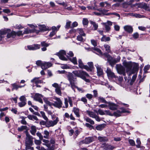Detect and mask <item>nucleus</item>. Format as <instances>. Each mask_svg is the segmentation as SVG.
Returning <instances> with one entry per match:
<instances>
[{
	"label": "nucleus",
	"mask_w": 150,
	"mask_h": 150,
	"mask_svg": "<svg viewBox=\"0 0 150 150\" xmlns=\"http://www.w3.org/2000/svg\"><path fill=\"white\" fill-rule=\"evenodd\" d=\"M72 73L76 76L81 78L86 82H90V80L86 79L87 77H89L90 76L86 72L82 70H75L72 71Z\"/></svg>",
	"instance_id": "1"
},
{
	"label": "nucleus",
	"mask_w": 150,
	"mask_h": 150,
	"mask_svg": "<svg viewBox=\"0 0 150 150\" xmlns=\"http://www.w3.org/2000/svg\"><path fill=\"white\" fill-rule=\"evenodd\" d=\"M124 65L126 68V72H128L130 71V73L128 74V78L130 79H131L130 76L132 74L134 73L132 71H131L132 67V64L130 62H125L124 63Z\"/></svg>",
	"instance_id": "2"
},
{
	"label": "nucleus",
	"mask_w": 150,
	"mask_h": 150,
	"mask_svg": "<svg viewBox=\"0 0 150 150\" xmlns=\"http://www.w3.org/2000/svg\"><path fill=\"white\" fill-rule=\"evenodd\" d=\"M67 78L71 86H74L76 78H74L73 74L71 72H68L67 75Z\"/></svg>",
	"instance_id": "3"
},
{
	"label": "nucleus",
	"mask_w": 150,
	"mask_h": 150,
	"mask_svg": "<svg viewBox=\"0 0 150 150\" xmlns=\"http://www.w3.org/2000/svg\"><path fill=\"white\" fill-rule=\"evenodd\" d=\"M56 54L59 57L60 59L62 60L67 61V58L65 57V56H66L67 58H69V56L67 55L66 52L64 50H62L60 51Z\"/></svg>",
	"instance_id": "4"
},
{
	"label": "nucleus",
	"mask_w": 150,
	"mask_h": 150,
	"mask_svg": "<svg viewBox=\"0 0 150 150\" xmlns=\"http://www.w3.org/2000/svg\"><path fill=\"white\" fill-rule=\"evenodd\" d=\"M23 33L22 31H19L17 33L15 32L14 31H12L11 32L8 33L7 35V37L8 38H14L17 35L18 36H20L21 35H23Z\"/></svg>",
	"instance_id": "5"
},
{
	"label": "nucleus",
	"mask_w": 150,
	"mask_h": 150,
	"mask_svg": "<svg viewBox=\"0 0 150 150\" xmlns=\"http://www.w3.org/2000/svg\"><path fill=\"white\" fill-rule=\"evenodd\" d=\"M103 55L107 58V60L111 66H113L117 62L116 60L113 59L112 57L106 53H104Z\"/></svg>",
	"instance_id": "6"
},
{
	"label": "nucleus",
	"mask_w": 150,
	"mask_h": 150,
	"mask_svg": "<svg viewBox=\"0 0 150 150\" xmlns=\"http://www.w3.org/2000/svg\"><path fill=\"white\" fill-rule=\"evenodd\" d=\"M33 144V137L30 135H28L26 137L25 140V146L29 145H32Z\"/></svg>",
	"instance_id": "7"
},
{
	"label": "nucleus",
	"mask_w": 150,
	"mask_h": 150,
	"mask_svg": "<svg viewBox=\"0 0 150 150\" xmlns=\"http://www.w3.org/2000/svg\"><path fill=\"white\" fill-rule=\"evenodd\" d=\"M54 99L56 100L53 103L54 106L55 107L60 108L62 107V102L59 98L55 97Z\"/></svg>",
	"instance_id": "8"
},
{
	"label": "nucleus",
	"mask_w": 150,
	"mask_h": 150,
	"mask_svg": "<svg viewBox=\"0 0 150 150\" xmlns=\"http://www.w3.org/2000/svg\"><path fill=\"white\" fill-rule=\"evenodd\" d=\"M86 112L90 117L95 119L97 121L100 122V119L99 117L97 115L95 112L89 110H87Z\"/></svg>",
	"instance_id": "9"
},
{
	"label": "nucleus",
	"mask_w": 150,
	"mask_h": 150,
	"mask_svg": "<svg viewBox=\"0 0 150 150\" xmlns=\"http://www.w3.org/2000/svg\"><path fill=\"white\" fill-rule=\"evenodd\" d=\"M101 148L104 150H112L115 148L114 146L108 144H102L100 146Z\"/></svg>",
	"instance_id": "10"
},
{
	"label": "nucleus",
	"mask_w": 150,
	"mask_h": 150,
	"mask_svg": "<svg viewBox=\"0 0 150 150\" xmlns=\"http://www.w3.org/2000/svg\"><path fill=\"white\" fill-rule=\"evenodd\" d=\"M109 11V10L103 9H102V12L101 13V14H102L106 16H110L111 15H114L119 18L120 17V15L119 14L115 12L108 13V12Z\"/></svg>",
	"instance_id": "11"
},
{
	"label": "nucleus",
	"mask_w": 150,
	"mask_h": 150,
	"mask_svg": "<svg viewBox=\"0 0 150 150\" xmlns=\"http://www.w3.org/2000/svg\"><path fill=\"white\" fill-rule=\"evenodd\" d=\"M59 121L58 118L57 117L56 119L54 121H49L47 122L46 127H53L56 125Z\"/></svg>",
	"instance_id": "12"
},
{
	"label": "nucleus",
	"mask_w": 150,
	"mask_h": 150,
	"mask_svg": "<svg viewBox=\"0 0 150 150\" xmlns=\"http://www.w3.org/2000/svg\"><path fill=\"white\" fill-rule=\"evenodd\" d=\"M52 86L55 88V91L56 93L59 96H61L62 92L61 91V87L58 84L56 83H54L52 84Z\"/></svg>",
	"instance_id": "13"
},
{
	"label": "nucleus",
	"mask_w": 150,
	"mask_h": 150,
	"mask_svg": "<svg viewBox=\"0 0 150 150\" xmlns=\"http://www.w3.org/2000/svg\"><path fill=\"white\" fill-rule=\"evenodd\" d=\"M108 106L110 110H115L117 109L118 105L117 104L110 101L108 102Z\"/></svg>",
	"instance_id": "14"
},
{
	"label": "nucleus",
	"mask_w": 150,
	"mask_h": 150,
	"mask_svg": "<svg viewBox=\"0 0 150 150\" xmlns=\"http://www.w3.org/2000/svg\"><path fill=\"white\" fill-rule=\"evenodd\" d=\"M43 96L41 94L36 93L34 96V99L35 100L38 101L41 103H42L43 101L41 98Z\"/></svg>",
	"instance_id": "15"
},
{
	"label": "nucleus",
	"mask_w": 150,
	"mask_h": 150,
	"mask_svg": "<svg viewBox=\"0 0 150 150\" xmlns=\"http://www.w3.org/2000/svg\"><path fill=\"white\" fill-rule=\"evenodd\" d=\"M11 31V30L8 29L6 30H2L0 31V41L2 40L3 38L4 37V35L6 34H8Z\"/></svg>",
	"instance_id": "16"
},
{
	"label": "nucleus",
	"mask_w": 150,
	"mask_h": 150,
	"mask_svg": "<svg viewBox=\"0 0 150 150\" xmlns=\"http://www.w3.org/2000/svg\"><path fill=\"white\" fill-rule=\"evenodd\" d=\"M117 71L119 74H122L124 76L126 75L125 69L123 67L121 66H118L117 68Z\"/></svg>",
	"instance_id": "17"
},
{
	"label": "nucleus",
	"mask_w": 150,
	"mask_h": 150,
	"mask_svg": "<svg viewBox=\"0 0 150 150\" xmlns=\"http://www.w3.org/2000/svg\"><path fill=\"white\" fill-rule=\"evenodd\" d=\"M95 66L97 69L98 75L99 76L102 75L103 74V71L100 66L97 64L95 65Z\"/></svg>",
	"instance_id": "18"
},
{
	"label": "nucleus",
	"mask_w": 150,
	"mask_h": 150,
	"mask_svg": "<svg viewBox=\"0 0 150 150\" xmlns=\"http://www.w3.org/2000/svg\"><path fill=\"white\" fill-rule=\"evenodd\" d=\"M52 64L50 62H44L41 65V68L43 69H46L48 68L51 67Z\"/></svg>",
	"instance_id": "19"
},
{
	"label": "nucleus",
	"mask_w": 150,
	"mask_h": 150,
	"mask_svg": "<svg viewBox=\"0 0 150 150\" xmlns=\"http://www.w3.org/2000/svg\"><path fill=\"white\" fill-rule=\"evenodd\" d=\"M94 139L92 137H89L86 138L84 140L80 142L81 143H84L85 144H88L93 141Z\"/></svg>",
	"instance_id": "20"
},
{
	"label": "nucleus",
	"mask_w": 150,
	"mask_h": 150,
	"mask_svg": "<svg viewBox=\"0 0 150 150\" xmlns=\"http://www.w3.org/2000/svg\"><path fill=\"white\" fill-rule=\"evenodd\" d=\"M88 67L87 65H85V69L88 71H91L93 67V62H88Z\"/></svg>",
	"instance_id": "21"
},
{
	"label": "nucleus",
	"mask_w": 150,
	"mask_h": 150,
	"mask_svg": "<svg viewBox=\"0 0 150 150\" xmlns=\"http://www.w3.org/2000/svg\"><path fill=\"white\" fill-rule=\"evenodd\" d=\"M27 47L28 49L30 50H34L39 49L40 47V45L36 44L33 45L28 46Z\"/></svg>",
	"instance_id": "22"
},
{
	"label": "nucleus",
	"mask_w": 150,
	"mask_h": 150,
	"mask_svg": "<svg viewBox=\"0 0 150 150\" xmlns=\"http://www.w3.org/2000/svg\"><path fill=\"white\" fill-rule=\"evenodd\" d=\"M124 30L127 32L129 33H132L133 31V29L132 26L126 25L124 27Z\"/></svg>",
	"instance_id": "23"
},
{
	"label": "nucleus",
	"mask_w": 150,
	"mask_h": 150,
	"mask_svg": "<svg viewBox=\"0 0 150 150\" xmlns=\"http://www.w3.org/2000/svg\"><path fill=\"white\" fill-rule=\"evenodd\" d=\"M106 72L108 77L115 78L116 77L114 73L112 72L110 69L107 68Z\"/></svg>",
	"instance_id": "24"
},
{
	"label": "nucleus",
	"mask_w": 150,
	"mask_h": 150,
	"mask_svg": "<svg viewBox=\"0 0 150 150\" xmlns=\"http://www.w3.org/2000/svg\"><path fill=\"white\" fill-rule=\"evenodd\" d=\"M11 85L13 87L12 89V90L13 91L14 90H17L18 88H21L24 87L25 86V84H24L23 85L20 86L17 85L16 83H14L11 84Z\"/></svg>",
	"instance_id": "25"
},
{
	"label": "nucleus",
	"mask_w": 150,
	"mask_h": 150,
	"mask_svg": "<svg viewBox=\"0 0 150 150\" xmlns=\"http://www.w3.org/2000/svg\"><path fill=\"white\" fill-rule=\"evenodd\" d=\"M40 77H35L31 81L32 83H35V84L41 83L43 82L42 80H39Z\"/></svg>",
	"instance_id": "26"
},
{
	"label": "nucleus",
	"mask_w": 150,
	"mask_h": 150,
	"mask_svg": "<svg viewBox=\"0 0 150 150\" xmlns=\"http://www.w3.org/2000/svg\"><path fill=\"white\" fill-rule=\"evenodd\" d=\"M98 139L100 142H107L108 141V139L107 137H105L99 136L98 137Z\"/></svg>",
	"instance_id": "27"
},
{
	"label": "nucleus",
	"mask_w": 150,
	"mask_h": 150,
	"mask_svg": "<svg viewBox=\"0 0 150 150\" xmlns=\"http://www.w3.org/2000/svg\"><path fill=\"white\" fill-rule=\"evenodd\" d=\"M31 129L30 130V132L31 134L33 135H35L36 132V129L35 126L32 125L31 127Z\"/></svg>",
	"instance_id": "28"
},
{
	"label": "nucleus",
	"mask_w": 150,
	"mask_h": 150,
	"mask_svg": "<svg viewBox=\"0 0 150 150\" xmlns=\"http://www.w3.org/2000/svg\"><path fill=\"white\" fill-rule=\"evenodd\" d=\"M106 125L105 124L99 125L96 127L97 130L101 131L103 130L105 127Z\"/></svg>",
	"instance_id": "29"
},
{
	"label": "nucleus",
	"mask_w": 150,
	"mask_h": 150,
	"mask_svg": "<svg viewBox=\"0 0 150 150\" xmlns=\"http://www.w3.org/2000/svg\"><path fill=\"white\" fill-rule=\"evenodd\" d=\"M98 100L100 103L106 104H108V102L106 101L104 98L101 97H98Z\"/></svg>",
	"instance_id": "30"
},
{
	"label": "nucleus",
	"mask_w": 150,
	"mask_h": 150,
	"mask_svg": "<svg viewBox=\"0 0 150 150\" xmlns=\"http://www.w3.org/2000/svg\"><path fill=\"white\" fill-rule=\"evenodd\" d=\"M79 66L80 68L85 69V65L83 64L81 59H79L78 60Z\"/></svg>",
	"instance_id": "31"
},
{
	"label": "nucleus",
	"mask_w": 150,
	"mask_h": 150,
	"mask_svg": "<svg viewBox=\"0 0 150 150\" xmlns=\"http://www.w3.org/2000/svg\"><path fill=\"white\" fill-rule=\"evenodd\" d=\"M77 32L80 35L85 36V34L82 28H78L77 30Z\"/></svg>",
	"instance_id": "32"
},
{
	"label": "nucleus",
	"mask_w": 150,
	"mask_h": 150,
	"mask_svg": "<svg viewBox=\"0 0 150 150\" xmlns=\"http://www.w3.org/2000/svg\"><path fill=\"white\" fill-rule=\"evenodd\" d=\"M28 127L26 126L23 125L18 128L17 130L18 131L21 132L25 129H26Z\"/></svg>",
	"instance_id": "33"
},
{
	"label": "nucleus",
	"mask_w": 150,
	"mask_h": 150,
	"mask_svg": "<svg viewBox=\"0 0 150 150\" xmlns=\"http://www.w3.org/2000/svg\"><path fill=\"white\" fill-rule=\"evenodd\" d=\"M43 100L45 103L49 105V106H51L52 105L54 106L53 103L50 102L46 98H43Z\"/></svg>",
	"instance_id": "34"
},
{
	"label": "nucleus",
	"mask_w": 150,
	"mask_h": 150,
	"mask_svg": "<svg viewBox=\"0 0 150 150\" xmlns=\"http://www.w3.org/2000/svg\"><path fill=\"white\" fill-rule=\"evenodd\" d=\"M104 47L105 49V51L108 53L110 52L111 51L110 47L108 44H105L104 45Z\"/></svg>",
	"instance_id": "35"
},
{
	"label": "nucleus",
	"mask_w": 150,
	"mask_h": 150,
	"mask_svg": "<svg viewBox=\"0 0 150 150\" xmlns=\"http://www.w3.org/2000/svg\"><path fill=\"white\" fill-rule=\"evenodd\" d=\"M84 120H85L86 122L89 123L91 125H93L94 124V121L88 117L85 118L84 119Z\"/></svg>",
	"instance_id": "36"
},
{
	"label": "nucleus",
	"mask_w": 150,
	"mask_h": 150,
	"mask_svg": "<svg viewBox=\"0 0 150 150\" xmlns=\"http://www.w3.org/2000/svg\"><path fill=\"white\" fill-rule=\"evenodd\" d=\"M110 40V38L109 37H106L105 35H103L101 39L102 41L107 42L109 41Z\"/></svg>",
	"instance_id": "37"
},
{
	"label": "nucleus",
	"mask_w": 150,
	"mask_h": 150,
	"mask_svg": "<svg viewBox=\"0 0 150 150\" xmlns=\"http://www.w3.org/2000/svg\"><path fill=\"white\" fill-rule=\"evenodd\" d=\"M90 22L94 27V30H97L98 27V24L96 23V22L92 21H90Z\"/></svg>",
	"instance_id": "38"
},
{
	"label": "nucleus",
	"mask_w": 150,
	"mask_h": 150,
	"mask_svg": "<svg viewBox=\"0 0 150 150\" xmlns=\"http://www.w3.org/2000/svg\"><path fill=\"white\" fill-rule=\"evenodd\" d=\"M113 116L116 117H119L121 115V112L119 110H117L116 111L114 112L113 114Z\"/></svg>",
	"instance_id": "39"
},
{
	"label": "nucleus",
	"mask_w": 150,
	"mask_h": 150,
	"mask_svg": "<svg viewBox=\"0 0 150 150\" xmlns=\"http://www.w3.org/2000/svg\"><path fill=\"white\" fill-rule=\"evenodd\" d=\"M69 60L74 64H77V59L76 57H74L73 58H69Z\"/></svg>",
	"instance_id": "40"
},
{
	"label": "nucleus",
	"mask_w": 150,
	"mask_h": 150,
	"mask_svg": "<svg viewBox=\"0 0 150 150\" xmlns=\"http://www.w3.org/2000/svg\"><path fill=\"white\" fill-rule=\"evenodd\" d=\"M95 111L96 112H98L100 115H105V111H103L101 109H99L98 111L95 110Z\"/></svg>",
	"instance_id": "41"
},
{
	"label": "nucleus",
	"mask_w": 150,
	"mask_h": 150,
	"mask_svg": "<svg viewBox=\"0 0 150 150\" xmlns=\"http://www.w3.org/2000/svg\"><path fill=\"white\" fill-rule=\"evenodd\" d=\"M44 134L45 135L43 137L45 139H48L49 137V132L47 130H45Z\"/></svg>",
	"instance_id": "42"
},
{
	"label": "nucleus",
	"mask_w": 150,
	"mask_h": 150,
	"mask_svg": "<svg viewBox=\"0 0 150 150\" xmlns=\"http://www.w3.org/2000/svg\"><path fill=\"white\" fill-rule=\"evenodd\" d=\"M33 30H30L28 28L25 29L23 32V34H27L29 33L33 32Z\"/></svg>",
	"instance_id": "43"
},
{
	"label": "nucleus",
	"mask_w": 150,
	"mask_h": 150,
	"mask_svg": "<svg viewBox=\"0 0 150 150\" xmlns=\"http://www.w3.org/2000/svg\"><path fill=\"white\" fill-rule=\"evenodd\" d=\"M74 113L76 116L78 117H79L80 116L79 113V110L76 108H74Z\"/></svg>",
	"instance_id": "44"
},
{
	"label": "nucleus",
	"mask_w": 150,
	"mask_h": 150,
	"mask_svg": "<svg viewBox=\"0 0 150 150\" xmlns=\"http://www.w3.org/2000/svg\"><path fill=\"white\" fill-rule=\"evenodd\" d=\"M137 77V75H136V74L134 75L133 76L131 80V81L130 82V84L131 85H132L133 84V83L136 80Z\"/></svg>",
	"instance_id": "45"
},
{
	"label": "nucleus",
	"mask_w": 150,
	"mask_h": 150,
	"mask_svg": "<svg viewBox=\"0 0 150 150\" xmlns=\"http://www.w3.org/2000/svg\"><path fill=\"white\" fill-rule=\"evenodd\" d=\"M40 31H46L47 30V28L45 25H41L39 28Z\"/></svg>",
	"instance_id": "46"
},
{
	"label": "nucleus",
	"mask_w": 150,
	"mask_h": 150,
	"mask_svg": "<svg viewBox=\"0 0 150 150\" xmlns=\"http://www.w3.org/2000/svg\"><path fill=\"white\" fill-rule=\"evenodd\" d=\"M136 142L137 144L136 145L137 148H140V145L141 144V141L139 138H137L136 140Z\"/></svg>",
	"instance_id": "47"
},
{
	"label": "nucleus",
	"mask_w": 150,
	"mask_h": 150,
	"mask_svg": "<svg viewBox=\"0 0 150 150\" xmlns=\"http://www.w3.org/2000/svg\"><path fill=\"white\" fill-rule=\"evenodd\" d=\"M117 78H118V80L117 81V82L119 84L121 85V82L123 80V77H117Z\"/></svg>",
	"instance_id": "48"
},
{
	"label": "nucleus",
	"mask_w": 150,
	"mask_h": 150,
	"mask_svg": "<svg viewBox=\"0 0 150 150\" xmlns=\"http://www.w3.org/2000/svg\"><path fill=\"white\" fill-rule=\"evenodd\" d=\"M40 113L42 117L45 120H48V118L45 115V114L44 112L43 111H41L40 112Z\"/></svg>",
	"instance_id": "49"
},
{
	"label": "nucleus",
	"mask_w": 150,
	"mask_h": 150,
	"mask_svg": "<svg viewBox=\"0 0 150 150\" xmlns=\"http://www.w3.org/2000/svg\"><path fill=\"white\" fill-rule=\"evenodd\" d=\"M19 99L21 101L26 102V99L24 96H21L19 98Z\"/></svg>",
	"instance_id": "50"
},
{
	"label": "nucleus",
	"mask_w": 150,
	"mask_h": 150,
	"mask_svg": "<svg viewBox=\"0 0 150 150\" xmlns=\"http://www.w3.org/2000/svg\"><path fill=\"white\" fill-rule=\"evenodd\" d=\"M128 142L131 146H134L135 145V143L134 140L130 139L129 140Z\"/></svg>",
	"instance_id": "51"
},
{
	"label": "nucleus",
	"mask_w": 150,
	"mask_h": 150,
	"mask_svg": "<svg viewBox=\"0 0 150 150\" xmlns=\"http://www.w3.org/2000/svg\"><path fill=\"white\" fill-rule=\"evenodd\" d=\"M68 99L67 98H65L64 103L65 106H64L63 107V108H68Z\"/></svg>",
	"instance_id": "52"
},
{
	"label": "nucleus",
	"mask_w": 150,
	"mask_h": 150,
	"mask_svg": "<svg viewBox=\"0 0 150 150\" xmlns=\"http://www.w3.org/2000/svg\"><path fill=\"white\" fill-rule=\"evenodd\" d=\"M26 104V102H25L21 101L18 103L19 106L20 107H23Z\"/></svg>",
	"instance_id": "53"
},
{
	"label": "nucleus",
	"mask_w": 150,
	"mask_h": 150,
	"mask_svg": "<svg viewBox=\"0 0 150 150\" xmlns=\"http://www.w3.org/2000/svg\"><path fill=\"white\" fill-rule=\"evenodd\" d=\"M83 23L84 25H87L88 23V19L86 18H83Z\"/></svg>",
	"instance_id": "54"
},
{
	"label": "nucleus",
	"mask_w": 150,
	"mask_h": 150,
	"mask_svg": "<svg viewBox=\"0 0 150 150\" xmlns=\"http://www.w3.org/2000/svg\"><path fill=\"white\" fill-rule=\"evenodd\" d=\"M93 50L96 51L98 53L100 54L101 55L102 54V52H101V50L98 48L97 47H94L93 48Z\"/></svg>",
	"instance_id": "55"
},
{
	"label": "nucleus",
	"mask_w": 150,
	"mask_h": 150,
	"mask_svg": "<svg viewBox=\"0 0 150 150\" xmlns=\"http://www.w3.org/2000/svg\"><path fill=\"white\" fill-rule=\"evenodd\" d=\"M60 27V25H58L57 27L55 26H53L52 27V29L53 31H57L59 30Z\"/></svg>",
	"instance_id": "56"
},
{
	"label": "nucleus",
	"mask_w": 150,
	"mask_h": 150,
	"mask_svg": "<svg viewBox=\"0 0 150 150\" xmlns=\"http://www.w3.org/2000/svg\"><path fill=\"white\" fill-rule=\"evenodd\" d=\"M71 22L70 21H68L66 23L65 28L66 29H69L70 28V24Z\"/></svg>",
	"instance_id": "57"
},
{
	"label": "nucleus",
	"mask_w": 150,
	"mask_h": 150,
	"mask_svg": "<svg viewBox=\"0 0 150 150\" xmlns=\"http://www.w3.org/2000/svg\"><path fill=\"white\" fill-rule=\"evenodd\" d=\"M36 135L38 137H39L40 140H42L43 139V137L41 133L39 132H38L36 133Z\"/></svg>",
	"instance_id": "58"
},
{
	"label": "nucleus",
	"mask_w": 150,
	"mask_h": 150,
	"mask_svg": "<svg viewBox=\"0 0 150 150\" xmlns=\"http://www.w3.org/2000/svg\"><path fill=\"white\" fill-rule=\"evenodd\" d=\"M105 115H109L110 116H113V114L111 113L109 110H105Z\"/></svg>",
	"instance_id": "59"
},
{
	"label": "nucleus",
	"mask_w": 150,
	"mask_h": 150,
	"mask_svg": "<svg viewBox=\"0 0 150 150\" xmlns=\"http://www.w3.org/2000/svg\"><path fill=\"white\" fill-rule=\"evenodd\" d=\"M120 109L121 110V111H120L121 113H122L125 112L130 113V112L129 111L123 108H121Z\"/></svg>",
	"instance_id": "60"
},
{
	"label": "nucleus",
	"mask_w": 150,
	"mask_h": 150,
	"mask_svg": "<svg viewBox=\"0 0 150 150\" xmlns=\"http://www.w3.org/2000/svg\"><path fill=\"white\" fill-rule=\"evenodd\" d=\"M22 120L21 121V123L24 125H26L27 124L26 121L25 120V118L23 117H22Z\"/></svg>",
	"instance_id": "61"
},
{
	"label": "nucleus",
	"mask_w": 150,
	"mask_h": 150,
	"mask_svg": "<svg viewBox=\"0 0 150 150\" xmlns=\"http://www.w3.org/2000/svg\"><path fill=\"white\" fill-rule=\"evenodd\" d=\"M68 101L69 102L70 105L71 107H72L73 106V104L72 103V99L71 98L69 97H68Z\"/></svg>",
	"instance_id": "62"
},
{
	"label": "nucleus",
	"mask_w": 150,
	"mask_h": 150,
	"mask_svg": "<svg viewBox=\"0 0 150 150\" xmlns=\"http://www.w3.org/2000/svg\"><path fill=\"white\" fill-rule=\"evenodd\" d=\"M103 24L105 25V30L106 31H109L110 30V28L109 26L108 25V24H107L106 23H103Z\"/></svg>",
	"instance_id": "63"
},
{
	"label": "nucleus",
	"mask_w": 150,
	"mask_h": 150,
	"mask_svg": "<svg viewBox=\"0 0 150 150\" xmlns=\"http://www.w3.org/2000/svg\"><path fill=\"white\" fill-rule=\"evenodd\" d=\"M145 9L146 10L150 11V5H147L146 4L144 6Z\"/></svg>",
	"instance_id": "64"
}]
</instances>
